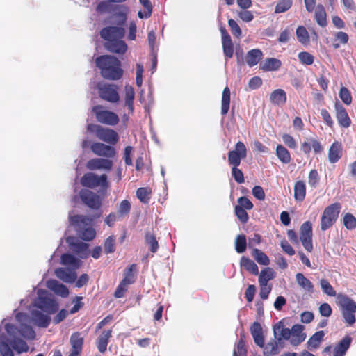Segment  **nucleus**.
Wrapping results in <instances>:
<instances>
[{"label": "nucleus", "mask_w": 356, "mask_h": 356, "mask_svg": "<svg viewBox=\"0 0 356 356\" xmlns=\"http://www.w3.org/2000/svg\"><path fill=\"white\" fill-rule=\"evenodd\" d=\"M96 66L102 77L108 80H119L123 76L121 62L114 56L102 55L96 58Z\"/></svg>", "instance_id": "1"}, {"label": "nucleus", "mask_w": 356, "mask_h": 356, "mask_svg": "<svg viewBox=\"0 0 356 356\" xmlns=\"http://www.w3.org/2000/svg\"><path fill=\"white\" fill-rule=\"evenodd\" d=\"M92 218L83 215H74L70 216V224L75 228L79 237L86 241H92L96 236L94 228L89 227Z\"/></svg>", "instance_id": "2"}, {"label": "nucleus", "mask_w": 356, "mask_h": 356, "mask_svg": "<svg viewBox=\"0 0 356 356\" xmlns=\"http://www.w3.org/2000/svg\"><path fill=\"white\" fill-rule=\"evenodd\" d=\"M337 300L344 322L348 326H352L356 321V302L348 296L343 294H339Z\"/></svg>", "instance_id": "3"}, {"label": "nucleus", "mask_w": 356, "mask_h": 356, "mask_svg": "<svg viewBox=\"0 0 356 356\" xmlns=\"http://www.w3.org/2000/svg\"><path fill=\"white\" fill-rule=\"evenodd\" d=\"M341 209L339 202H334L326 207L321 217L320 227L322 231L332 227L337 222Z\"/></svg>", "instance_id": "4"}, {"label": "nucleus", "mask_w": 356, "mask_h": 356, "mask_svg": "<svg viewBox=\"0 0 356 356\" xmlns=\"http://www.w3.org/2000/svg\"><path fill=\"white\" fill-rule=\"evenodd\" d=\"M97 90L99 97L108 102L112 104L118 103L120 101L119 88L118 86L112 83H99Z\"/></svg>", "instance_id": "5"}, {"label": "nucleus", "mask_w": 356, "mask_h": 356, "mask_svg": "<svg viewBox=\"0 0 356 356\" xmlns=\"http://www.w3.org/2000/svg\"><path fill=\"white\" fill-rule=\"evenodd\" d=\"M92 111L97 120L102 124L114 126L119 122L118 115L113 111L105 110L102 105L94 106Z\"/></svg>", "instance_id": "6"}, {"label": "nucleus", "mask_w": 356, "mask_h": 356, "mask_svg": "<svg viewBox=\"0 0 356 356\" xmlns=\"http://www.w3.org/2000/svg\"><path fill=\"white\" fill-rule=\"evenodd\" d=\"M80 182L83 187L89 188H95L101 186L106 189L108 187L107 176L105 174L98 176L95 173L88 172L84 174L81 178Z\"/></svg>", "instance_id": "7"}, {"label": "nucleus", "mask_w": 356, "mask_h": 356, "mask_svg": "<svg viewBox=\"0 0 356 356\" xmlns=\"http://www.w3.org/2000/svg\"><path fill=\"white\" fill-rule=\"evenodd\" d=\"M79 197L81 202L88 207L93 210H99L102 206L100 196L92 191L83 188L79 191Z\"/></svg>", "instance_id": "8"}, {"label": "nucleus", "mask_w": 356, "mask_h": 356, "mask_svg": "<svg viewBox=\"0 0 356 356\" xmlns=\"http://www.w3.org/2000/svg\"><path fill=\"white\" fill-rule=\"evenodd\" d=\"M246 156L247 148L243 142L238 141L236 143L234 149L228 152V163L232 167H238L241 160L246 158Z\"/></svg>", "instance_id": "9"}, {"label": "nucleus", "mask_w": 356, "mask_h": 356, "mask_svg": "<svg viewBox=\"0 0 356 356\" xmlns=\"http://www.w3.org/2000/svg\"><path fill=\"white\" fill-rule=\"evenodd\" d=\"M312 236V224L310 221H306L300 226V240L308 252H312L314 250Z\"/></svg>", "instance_id": "10"}, {"label": "nucleus", "mask_w": 356, "mask_h": 356, "mask_svg": "<svg viewBox=\"0 0 356 356\" xmlns=\"http://www.w3.org/2000/svg\"><path fill=\"white\" fill-rule=\"evenodd\" d=\"M124 35V29L118 26H106L100 31V36L106 42H110L112 40L123 38Z\"/></svg>", "instance_id": "11"}, {"label": "nucleus", "mask_w": 356, "mask_h": 356, "mask_svg": "<svg viewBox=\"0 0 356 356\" xmlns=\"http://www.w3.org/2000/svg\"><path fill=\"white\" fill-rule=\"evenodd\" d=\"M90 149L95 155L106 158H113L116 154V150L113 146L102 143H92Z\"/></svg>", "instance_id": "12"}, {"label": "nucleus", "mask_w": 356, "mask_h": 356, "mask_svg": "<svg viewBox=\"0 0 356 356\" xmlns=\"http://www.w3.org/2000/svg\"><path fill=\"white\" fill-rule=\"evenodd\" d=\"M312 149L315 154L323 152V147L317 137L307 138L306 140L301 143V150L305 154H309Z\"/></svg>", "instance_id": "13"}, {"label": "nucleus", "mask_w": 356, "mask_h": 356, "mask_svg": "<svg viewBox=\"0 0 356 356\" xmlns=\"http://www.w3.org/2000/svg\"><path fill=\"white\" fill-rule=\"evenodd\" d=\"M113 161L108 159L95 158L90 159L86 167L90 170H105L109 171L113 167Z\"/></svg>", "instance_id": "14"}, {"label": "nucleus", "mask_w": 356, "mask_h": 356, "mask_svg": "<svg viewBox=\"0 0 356 356\" xmlns=\"http://www.w3.org/2000/svg\"><path fill=\"white\" fill-rule=\"evenodd\" d=\"M36 306L49 314L56 312L59 307L58 304L56 300L47 296H40Z\"/></svg>", "instance_id": "15"}, {"label": "nucleus", "mask_w": 356, "mask_h": 356, "mask_svg": "<svg viewBox=\"0 0 356 356\" xmlns=\"http://www.w3.org/2000/svg\"><path fill=\"white\" fill-rule=\"evenodd\" d=\"M334 109L339 126L343 128L349 127L351 124V120L348 116L346 109L338 100L334 103Z\"/></svg>", "instance_id": "16"}, {"label": "nucleus", "mask_w": 356, "mask_h": 356, "mask_svg": "<svg viewBox=\"0 0 356 356\" xmlns=\"http://www.w3.org/2000/svg\"><path fill=\"white\" fill-rule=\"evenodd\" d=\"M222 35L223 53L226 58H231L234 54V44L231 36L224 27L220 29Z\"/></svg>", "instance_id": "17"}, {"label": "nucleus", "mask_w": 356, "mask_h": 356, "mask_svg": "<svg viewBox=\"0 0 356 356\" xmlns=\"http://www.w3.org/2000/svg\"><path fill=\"white\" fill-rule=\"evenodd\" d=\"M105 47L110 52L118 54H124L127 50V45L125 42L122 40V38L106 42Z\"/></svg>", "instance_id": "18"}, {"label": "nucleus", "mask_w": 356, "mask_h": 356, "mask_svg": "<svg viewBox=\"0 0 356 356\" xmlns=\"http://www.w3.org/2000/svg\"><path fill=\"white\" fill-rule=\"evenodd\" d=\"M97 138L99 140L111 145L116 144L119 140V136L116 131L104 127L102 128Z\"/></svg>", "instance_id": "19"}, {"label": "nucleus", "mask_w": 356, "mask_h": 356, "mask_svg": "<svg viewBox=\"0 0 356 356\" xmlns=\"http://www.w3.org/2000/svg\"><path fill=\"white\" fill-rule=\"evenodd\" d=\"M343 154V147L341 142L334 141L328 150V159L331 163H335L339 161Z\"/></svg>", "instance_id": "20"}, {"label": "nucleus", "mask_w": 356, "mask_h": 356, "mask_svg": "<svg viewBox=\"0 0 356 356\" xmlns=\"http://www.w3.org/2000/svg\"><path fill=\"white\" fill-rule=\"evenodd\" d=\"M250 332L254 343L259 347H264V337L261 324L255 321L250 327Z\"/></svg>", "instance_id": "21"}, {"label": "nucleus", "mask_w": 356, "mask_h": 356, "mask_svg": "<svg viewBox=\"0 0 356 356\" xmlns=\"http://www.w3.org/2000/svg\"><path fill=\"white\" fill-rule=\"evenodd\" d=\"M56 277L65 282L72 283L75 282L77 275L74 270L65 268H58L55 270Z\"/></svg>", "instance_id": "22"}, {"label": "nucleus", "mask_w": 356, "mask_h": 356, "mask_svg": "<svg viewBox=\"0 0 356 356\" xmlns=\"http://www.w3.org/2000/svg\"><path fill=\"white\" fill-rule=\"evenodd\" d=\"M352 342V338L350 336L343 337L334 347L333 350V356H344L349 348Z\"/></svg>", "instance_id": "23"}, {"label": "nucleus", "mask_w": 356, "mask_h": 356, "mask_svg": "<svg viewBox=\"0 0 356 356\" xmlns=\"http://www.w3.org/2000/svg\"><path fill=\"white\" fill-rule=\"evenodd\" d=\"M31 318L37 325L42 327H48L51 321V318L48 315L38 310L31 312Z\"/></svg>", "instance_id": "24"}, {"label": "nucleus", "mask_w": 356, "mask_h": 356, "mask_svg": "<svg viewBox=\"0 0 356 356\" xmlns=\"http://www.w3.org/2000/svg\"><path fill=\"white\" fill-rule=\"evenodd\" d=\"M47 286L58 295L65 298L69 295V290L64 284L56 280H50L47 282Z\"/></svg>", "instance_id": "25"}, {"label": "nucleus", "mask_w": 356, "mask_h": 356, "mask_svg": "<svg viewBox=\"0 0 356 356\" xmlns=\"http://www.w3.org/2000/svg\"><path fill=\"white\" fill-rule=\"evenodd\" d=\"M286 99V93L283 89L274 90L270 95V101L274 105H284Z\"/></svg>", "instance_id": "26"}, {"label": "nucleus", "mask_w": 356, "mask_h": 356, "mask_svg": "<svg viewBox=\"0 0 356 356\" xmlns=\"http://www.w3.org/2000/svg\"><path fill=\"white\" fill-rule=\"evenodd\" d=\"M263 56L262 51L259 49L249 51L245 56V61L249 67H253L259 63Z\"/></svg>", "instance_id": "27"}, {"label": "nucleus", "mask_w": 356, "mask_h": 356, "mask_svg": "<svg viewBox=\"0 0 356 356\" xmlns=\"http://www.w3.org/2000/svg\"><path fill=\"white\" fill-rule=\"evenodd\" d=\"M112 336V330H104L97 339V346L101 353L106 352L109 339Z\"/></svg>", "instance_id": "28"}, {"label": "nucleus", "mask_w": 356, "mask_h": 356, "mask_svg": "<svg viewBox=\"0 0 356 356\" xmlns=\"http://www.w3.org/2000/svg\"><path fill=\"white\" fill-rule=\"evenodd\" d=\"M282 65L281 61L275 58H266L263 63L260 64V69L263 71H275L280 69Z\"/></svg>", "instance_id": "29"}, {"label": "nucleus", "mask_w": 356, "mask_h": 356, "mask_svg": "<svg viewBox=\"0 0 356 356\" xmlns=\"http://www.w3.org/2000/svg\"><path fill=\"white\" fill-rule=\"evenodd\" d=\"M240 266L252 275H259V268L257 265L248 257H242L240 260Z\"/></svg>", "instance_id": "30"}, {"label": "nucleus", "mask_w": 356, "mask_h": 356, "mask_svg": "<svg viewBox=\"0 0 356 356\" xmlns=\"http://www.w3.org/2000/svg\"><path fill=\"white\" fill-rule=\"evenodd\" d=\"M276 276L274 270L270 267L264 268L261 270L259 275V284H268V282L273 280Z\"/></svg>", "instance_id": "31"}, {"label": "nucleus", "mask_w": 356, "mask_h": 356, "mask_svg": "<svg viewBox=\"0 0 356 356\" xmlns=\"http://www.w3.org/2000/svg\"><path fill=\"white\" fill-rule=\"evenodd\" d=\"M296 280L301 289L309 293H313L314 284L302 273H298L296 275Z\"/></svg>", "instance_id": "32"}, {"label": "nucleus", "mask_w": 356, "mask_h": 356, "mask_svg": "<svg viewBox=\"0 0 356 356\" xmlns=\"http://www.w3.org/2000/svg\"><path fill=\"white\" fill-rule=\"evenodd\" d=\"M136 195L137 198L143 204H147L152 197V190L150 187H140L136 190Z\"/></svg>", "instance_id": "33"}, {"label": "nucleus", "mask_w": 356, "mask_h": 356, "mask_svg": "<svg viewBox=\"0 0 356 356\" xmlns=\"http://www.w3.org/2000/svg\"><path fill=\"white\" fill-rule=\"evenodd\" d=\"M274 334L275 337L279 334L277 340L280 341L282 339H289L291 336V331L289 328L284 327L282 323L280 321L274 326Z\"/></svg>", "instance_id": "34"}, {"label": "nucleus", "mask_w": 356, "mask_h": 356, "mask_svg": "<svg viewBox=\"0 0 356 356\" xmlns=\"http://www.w3.org/2000/svg\"><path fill=\"white\" fill-rule=\"evenodd\" d=\"M125 91V106H127L129 113L134 112V100L135 97V92L131 86L126 85L124 87Z\"/></svg>", "instance_id": "35"}, {"label": "nucleus", "mask_w": 356, "mask_h": 356, "mask_svg": "<svg viewBox=\"0 0 356 356\" xmlns=\"http://www.w3.org/2000/svg\"><path fill=\"white\" fill-rule=\"evenodd\" d=\"M324 336L325 333L322 330L314 333L307 341V343L308 349L310 350H314L318 348Z\"/></svg>", "instance_id": "36"}, {"label": "nucleus", "mask_w": 356, "mask_h": 356, "mask_svg": "<svg viewBox=\"0 0 356 356\" xmlns=\"http://www.w3.org/2000/svg\"><path fill=\"white\" fill-rule=\"evenodd\" d=\"M306 196V185L303 181H298L294 184V198L302 202Z\"/></svg>", "instance_id": "37"}, {"label": "nucleus", "mask_w": 356, "mask_h": 356, "mask_svg": "<svg viewBox=\"0 0 356 356\" xmlns=\"http://www.w3.org/2000/svg\"><path fill=\"white\" fill-rule=\"evenodd\" d=\"M248 350L245 345V334H241L240 338L236 343V348L233 350V356H247Z\"/></svg>", "instance_id": "38"}, {"label": "nucleus", "mask_w": 356, "mask_h": 356, "mask_svg": "<svg viewBox=\"0 0 356 356\" xmlns=\"http://www.w3.org/2000/svg\"><path fill=\"white\" fill-rule=\"evenodd\" d=\"M230 104V90L229 87L226 86L222 94L221 100V115L225 116L229 109Z\"/></svg>", "instance_id": "39"}, {"label": "nucleus", "mask_w": 356, "mask_h": 356, "mask_svg": "<svg viewBox=\"0 0 356 356\" xmlns=\"http://www.w3.org/2000/svg\"><path fill=\"white\" fill-rule=\"evenodd\" d=\"M315 19L319 26L322 27L327 26V14L322 4H318L316 6L315 10Z\"/></svg>", "instance_id": "40"}, {"label": "nucleus", "mask_w": 356, "mask_h": 356, "mask_svg": "<svg viewBox=\"0 0 356 356\" xmlns=\"http://www.w3.org/2000/svg\"><path fill=\"white\" fill-rule=\"evenodd\" d=\"M276 155L280 161L284 163L288 164L291 161V157L288 149L282 145H278L276 147Z\"/></svg>", "instance_id": "41"}, {"label": "nucleus", "mask_w": 356, "mask_h": 356, "mask_svg": "<svg viewBox=\"0 0 356 356\" xmlns=\"http://www.w3.org/2000/svg\"><path fill=\"white\" fill-rule=\"evenodd\" d=\"M70 343L72 348V350H76L81 353L83 344V338L81 337V333L78 332L73 333L70 337Z\"/></svg>", "instance_id": "42"}, {"label": "nucleus", "mask_w": 356, "mask_h": 356, "mask_svg": "<svg viewBox=\"0 0 356 356\" xmlns=\"http://www.w3.org/2000/svg\"><path fill=\"white\" fill-rule=\"evenodd\" d=\"M61 263L63 265L71 266L74 269L79 267V260L76 258L74 255L65 253L61 256Z\"/></svg>", "instance_id": "43"}, {"label": "nucleus", "mask_w": 356, "mask_h": 356, "mask_svg": "<svg viewBox=\"0 0 356 356\" xmlns=\"http://www.w3.org/2000/svg\"><path fill=\"white\" fill-rule=\"evenodd\" d=\"M298 40L303 45H308L310 42L307 30L303 26H300L296 29Z\"/></svg>", "instance_id": "44"}, {"label": "nucleus", "mask_w": 356, "mask_h": 356, "mask_svg": "<svg viewBox=\"0 0 356 356\" xmlns=\"http://www.w3.org/2000/svg\"><path fill=\"white\" fill-rule=\"evenodd\" d=\"M252 256L254 258L257 263L261 265L267 266L270 263L268 257L261 250L257 248H253Z\"/></svg>", "instance_id": "45"}, {"label": "nucleus", "mask_w": 356, "mask_h": 356, "mask_svg": "<svg viewBox=\"0 0 356 356\" xmlns=\"http://www.w3.org/2000/svg\"><path fill=\"white\" fill-rule=\"evenodd\" d=\"M145 241L149 245V250L152 253H155L159 249V243L154 234L147 232L145 236Z\"/></svg>", "instance_id": "46"}, {"label": "nucleus", "mask_w": 356, "mask_h": 356, "mask_svg": "<svg viewBox=\"0 0 356 356\" xmlns=\"http://www.w3.org/2000/svg\"><path fill=\"white\" fill-rule=\"evenodd\" d=\"M136 264H131L129 266L124 272V277L122 280V282L124 283L127 285H130L133 284L135 282V276L134 274V270H136Z\"/></svg>", "instance_id": "47"}, {"label": "nucleus", "mask_w": 356, "mask_h": 356, "mask_svg": "<svg viewBox=\"0 0 356 356\" xmlns=\"http://www.w3.org/2000/svg\"><path fill=\"white\" fill-rule=\"evenodd\" d=\"M12 348L18 353L27 352L29 346L27 343L22 339L15 338L10 342Z\"/></svg>", "instance_id": "48"}, {"label": "nucleus", "mask_w": 356, "mask_h": 356, "mask_svg": "<svg viewBox=\"0 0 356 356\" xmlns=\"http://www.w3.org/2000/svg\"><path fill=\"white\" fill-rule=\"evenodd\" d=\"M140 3L143 6L144 12L139 11L138 16L140 19L149 18L152 13V6L149 0H139Z\"/></svg>", "instance_id": "49"}, {"label": "nucleus", "mask_w": 356, "mask_h": 356, "mask_svg": "<svg viewBox=\"0 0 356 356\" xmlns=\"http://www.w3.org/2000/svg\"><path fill=\"white\" fill-rule=\"evenodd\" d=\"M247 248V241L244 234H239L235 240V250L238 253H243Z\"/></svg>", "instance_id": "50"}, {"label": "nucleus", "mask_w": 356, "mask_h": 356, "mask_svg": "<svg viewBox=\"0 0 356 356\" xmlns=\"http://www.w3.org/2000/svg\"><path fill=\"white\" fill-rule=\"evenodd\" d=\"M293 0H279L275 8V13H284L291 8Z\"/></svg>", "instance_id": "51"}, {"label": "nucleus", "mask_w": 356, "mask_h": 356, "mask_svg": "<svg viewBox=\"0 0 356 356\" xmlns=\"http://www.w3.org/2000/svg\"><path fill=\"white\" fill-rule=\"evenodd\" d=\"M343 224L347 229H354L356 227V218L352 213H346L343 217Z\"/></svg>", "instance_id": "52"}, {"label": "nucleus", "mask_w": 356, "mask_h": 356, "mask_svg": "<svg viewBox=\"0 0 356 356\" xmlns=\"http://www.w3.org/2000/svg\"><path fill=\"white\" fill-rule=\"evenodd\" d=\"M19 332L26 339H33L35 337V332L30 325L22 324Z\"/></svg>", "instance_id": "53"}, {"label": "nucleus", "mask_w": 356, "mask_h": 356, "mask_svg": "<svg viewBox=\"0 0 356 356\" xmlns=\"http://www.w3.org/2000/svg\"><path fill=\"white\" fill-rule=\"evenodd\" d=\"M279 353L277 342L273 340L268 342L264 347V354L265 356L277 355Z\"/></svg>", "instance_id": "54"}, {"label": "nucleus", "mask_w": 356, "mask_h": 356, "mask_svg": "<svg viewBox=\"0 0 356 356\" xmlns=\"http://www.w3.org/2000/svg\"><path fill=\"white\" fill-rule=\"evenodd\" d=\"M104 252L106 254H111L115 251V236H108L104 243Z\"/></svg>", "instance_id": "55"}, {"label": "nucleus", "mask_w": 356, "mask_h": 356, "mask_svg": "<svg viewBox=\"0 0 356 356\" xmlns=\"http://www.w3.org/2000/svg\"><path fill=\"white\" fill-rule=\"evenodd\" d=\"M234 213L241 223L245 224L248 222L249 220V216L246 211V209L241 208L240 206H235Z\"/></svg>", "instance_id": "56"}, {"label": "nucleus", "mask_w": 356, "mask_h": 356, "mask_svg": "<svg viewBox=\"0 0 356 356\" xmlns=\"http://www.w3.org/2000/svg\"><path fill=\"white\" fill-rule=\"evenodd\" d=\"M298 57L300 63L303 65H311L314 61V56L307 51L300 52Z\"/></svg>", "instance_id": "57"}, {"label": "nucleus", "mask_w": 356, "mask_h": 356, "mask_svg": "<svg viewBox=\"0 0 356 356\" xmlns=\"http://www.w3.org/2000/svg\"><path fill=\"white\" fill-rule=\"evenodd\" d=\"M339 97L341 101L346 105L352 103V95L349 90L346 87H341L339 90Z\"/></svg>", "instance_id": "58"}, {"label": "nucleus", "mask_w": 356, "mask_h": 356, "mask_svg": "<svg viewBox=\"0 0 356 356\" xmlns=\"http://www.w3.org/2000/svg\"><path fill=\"white\" fill-rule=\"evenodd\" d=\"M321 289L323 291V293H326L327 295L330 296H336V291L332 287V286L330 284V282L325 280L322 279L320 281Z\"/></svg>", "instance_id": "59"}, {"label": "nucleus", "mask_w": 356, "mask_h": 356, "mask_svg": "<svg viewBox=\"0 0 356 356\" xmlns=\"http://www.w3.org/2000/svg\"><path fill=\"white\" fill-rule=\"evenodd\" d=\"M320 177L316 170H312L308 176V183L312 188H316L319 183Z\"/></svg>", "instance_id": "60"}, {"label": "nucleus", "mask_w": 356, "mask_h": 356, "mask_svg": "<svg viewBox=\"0 0 356 356\" xmlns=\"http://www.w3.org/2000/svg\"><path fill=\"white\" fill-rule=\"evenodd\" d=\"M130 210H131L130 202L127 200H124L119 204V207L118 209V213L120 216L123 217L124 216L128 215V213L130 212Z\"/></svg>", "instance_id": "61"}, {"label": "nucleus", "mask_w": 356, "mask_h": 356, "mask_svg": "<svg viewBox=\"0 0 356 356\" xmlns=\"http://www.w3.org/2000/svg\"><path fill=\"white\" fill-rule=\"evenodd\" d=\"M228 25L233 35L237 38H241L242 31L236 22L233 19H229L228 20Z\"/></svg>", "instance_id": "62"}, {"label": "nucleus", "mask_w": 356, "mask_h": 356, "mask_svg": "<svg viewBox=\"0 0 356 356\" xmlns=\"http://www.w3.org/2000/svg\"><path fill=\"white\" fill-rule=\"evenodd\" d=\"M237 202L238 204L236 206H240L241 208H243L246 210H251L254 207L252 202L245 196L240 197L238 199Z\"/></svg>", "instance_id": "63"}, {"label": "nucleus", "mask_w": 356, "mask_h": 356, "mask_svg": "<svg viewBox=\"0 0 356 356\" xmlns=\"http://www.w3.org/2000/svg\"><path fill=\"white\" fill-rule=\"evenodd\" d=\"M232 175L238 184H242L245 181L243 173L238 167L232 168Z\"/></svg>", "instance_id": "64"}]
</instances>
